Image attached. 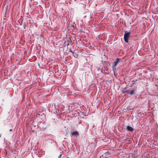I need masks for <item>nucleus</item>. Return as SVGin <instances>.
Masks as SVG:
<instances>
[{"instance_id": "obj_1", "label": "nucleus", "mask_w": 158, "mask_h": 158, "mask_svg": "<svg viewBox=\"0 0 158 158\" xmlns=\"http://www.w3.org/2000/svg\"><path fill=\"white\" fill-rule=\"evenodd\" d=\"M131 34V32L130 31H129V32H127V31H126L124 34V40L125 42L127 43L128 42V39L129 38L130 35Z\"/></svg>"}, {"instance_id": "obj_2", "label": "nucleus", "mask_w": 158, "mask_h": 158, "mask_svg": "<svg viewBox=\"0 0 158 158\" xmlns=\"http://www.w3.org/2000/svg\"><path fill=\"white\" fill-rule=\"evenodd\" d=\"M127 91H128V92L127 93L130 94L131 95H132L135 94L136 89L133 88H131L127 90Z\"/></svg>"}, {"instance_id": "obj_3", "label": "nucleus", "mask_w": 158, "mask_h": 158, "mask_svg": "<svg viewBox=\"0 0 158 158\" xmlns=\"http://www.w3.org/2000/svg\"><path fill=\"white\" fill-rule=\"evenodd\" d=\"M71 134L73 136H79V133L77 131H74L71 132Z\"/></svg>"}, {"instance_id": "obj_4", "label": "nucleus", "mask_w": 158, "mask_h": 158, "mask_svg": "<svg viewBox=\"0 0 158 158\" xmlns=\"http://www.w3.org/2000/svg\"><path fill=\"white\" fill-rule=\"evenodd\" d=\"M119 61V58H116V61H115L114 62V64H113L114 67L116 66L117 65V64L118 63Z\"/></svg>"}, {"instance_id": "obj_5", "label": "nucleus", "mask_w": 158, "mask_h": 158, "mask_svg": "<svg viewBox=\"0 0 158 158\" xmlns=\"http://www.w3.org/2000/svg\"><path fill=\"white\" fill-rule=\"evenodd\" d=\"M127 130L131 132H132L133 131V128L129 126H127Z\"/></svg>"}, {"instance_id": "obj_6", "label": "nucleus", "mask_w": 158, "mask_h": 158, "mask_svg": "<svg viewBox=\"0 0 158 158\" xmlns=\"http://www.w3.org/2000/svg\"><path fill=\"white\" fill-rule=\"evenodd\" d=\"M73 56L75 58H77L78 56V55L76 53L73 52Z\"/></svg>"}, {"instance_id": "obj_7", "label": "nucleus", "mask_w": 158, "mask_h": 158, "mask_svg": "<svg viewBox=\"0 0 158 158\" xmlns=\"http://www.w3.org/2000/svg\"><path fill=\"white\" fill-rule=\"evenodd\" d=\"M128 92V91H127V90H125V91H123V93L124 94V93H127Z\"/></svg>"}]
</instances>
